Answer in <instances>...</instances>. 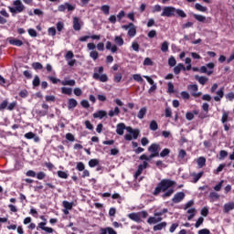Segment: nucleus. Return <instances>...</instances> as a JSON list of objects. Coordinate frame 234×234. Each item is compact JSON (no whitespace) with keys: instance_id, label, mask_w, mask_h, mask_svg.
I'll return each instance as SVG.
<instances>
[{"instance_id":"412c9836","label":"nucleus","mask_w":234,"mask_h":234,"mask_svg":"<svg viewBox=\"0 0 234 234\" xmlns=\"http://www.w3.org/2000/svg\"><path fill=\"white\" fill-rule=\"evenodd\" d=\"M217 96L214 97L215 101H220L224 98V88L217 91Z\"/></svg>"},{"instance_id":"b1692460","label":"nucleus","mask_w":234,"mask_h":234,"mask_svg":"<svg viewBox=\"0 0 234 234\" xmlns=\"http://www.w3.org/2000/svg\"><path fill=\"white\" fill-rule=\"evenodd\" d=\"M195 80H197V81H198V83H200V85H206V83H207V78L204 77V76L200 77L198 75H196Z\"/></svg>"},{"instance_id":"5701e85b","label":"nucleus","mask_w":234,"mask_h":234,"mask_svg":"<svg viewBox=\"0 0 234 234\" xmlns=\"http://www.w3.org/2000/svg\"><path fill=\"white\" fill-rule=\"evenodd\" d=\"M182 70H186L184 64L179 63L174 68V74H179Z\"/></svg>"},{"instance_id":"de8ad7c7","label":"nucleus","mask_w":234,"mask_h":234,"mask_svg":"<svg viewBox=\"0 0 234 234\" xmlns=\"http://www.w3.org/2000/svg\"><path fill=\"white\" fill-rule=\"evenodd\" d=\"M101 10L105 14V16H109V10H111V7L107 5H104L101 7Z\"/></svg>"},{"instance_id":"dca6fc26","label":"nucleus","mask_w":234,"mask_h":234,"mask_svg":"<svg viewBox=\"0 0 234 234\" xmlns=\"http://www.w3.org/2000/svg\"><path fill=\"white\" fill-rule=\"evenodd\" d=\"M234 209V202L233 201H230L229 203H226L224 206H223V211L224 213H229V211H233Z\"/></svg>"},{"instance_id":"4468645a","label":"nucleus","mask_w":234,"mask_h":234,"mask_svg":"<svg viewBox=\"0 0 234 234\" xmlns=\"http://www.w3.org/2000/svg\"><path fill=\"white\" fill-rule=\"evenodd\" d=\"M46 226V222H40L37 226V229H42L43 231H46V233H54V229Z\"/></svg>"},{"instance_id":"393cba45","label":"nucleus","mask_w":234,"mask_h":234,"mask_svg":"<svg viewBox=\"0 0 234 234\" xmlns=\"http://www.w3.org/2000/svg\"><path fill=\"white\" fill-rule=\"evenodd\" d=\"M129 218L131 220H133L134 222H140L142 219L140 218V214L139 213H131L128 215Z\"/></svg>"},{"instance_id":"e2e57ef3","label":"nucleus","mask_w":234,"mask_h":234,"mask_svg":"<svg viewBox=\"0 0 234 234\" xmlns=\"http://www.w3.org/2000/svg\"><path fill=\"white\" fill-rule=\"evenodd\" d=\"M73 93L75 94V96H81L83 94V91L80 88H75L73 90Z\"/></svg>"},{"instance_id":"c9c22d12","label":"nucleus","mask_w":234,"mask_h":234,"mask_svg":"<svg viewBox=\"0 0 234 234\" xmlns=\"http://www.w3.org/2000/svg\"><path fill=\"white\" fill-rule=\"evenodd\" d=\"M220 196L217 192H211L209 194V198L211 199L212 202H215V200H218Z\"/></svg>"},{"instance_id":"37998d69","label":"nucleus","mask_w":234,"mask_h":234,"mask_svg":"<svg viewBox=\"0 0 234 234\" xmlns=\"http://www.w3.org/2000/svg\"><path fill=\"white\" fill-rule=\"evenodd\" d=\"M32 67L35 70H41V69H43V64L39 62H34Z\"/></svg>"},{"instance_id":"09e8293b","label":"nucleus","mask_w":234,"mask_h":234,"mask_svg":"<svg viewBox=\"0 0 234 234\" xmlns=\"http://www.w3.org/2000/svg\"><path fill=\"white\" fill-rule=\"evenodd\" d=\"M175 193V190L173 188H169L166 190V193L163 194V198H167V197H171Z\"/></svg>"},{"instance_id":"4c0bfd02","label":"nucleus","mask_w":234,"mask_h":234,"mask_svg":"<svg viewBox=\"0 0 234 234\" xmlns=\"http://www.w3.org/2000/svg\"><path fill=\"white\" fill-rule=\"evenodd\" d=\"M169 153H171V150H169V148H165V149L159 154V156H161V158H165V156L169 155Z\"/></svg>"},{"instance_id":"2f4dec72","label":"nucleus","mask_w":234,"mask_h":234,"mask_svg":"<svg viewBox=\"0 0 234 234\" xmlns=\"http://www.w3.org/2000/svg\"><path fill=\"white\" fill-rule=\"evenodd\" d=\"M10 45H14L15 47H22L23 41L19 39H11L9 40Z\"/></svg>"},{"instance_id":"f03ea898","label":"nucleus","mask_w":234,"mask_h":234,"mask_svg":"<svg viewBox=\"0 0 234 234\" xmlns=\"http://www.w3.org/2000/svg\"><path fill=\"white\" fill-rule=\"evenodd\" d=\"M175 181L171 179H163L154 191V195H158L161 191L165 192L169 187L175 186Z\"/></svg>"},{"instance_id":"6e6d98bb","label":"nucleus","mask_w":234,"mask_h":234,"mask_svg":"<svg viewBox=\"0 0 234 234\" xmlns=\"http://www.w3.org/2000/svg\"><path fill=\"white\" fill-rule=\"evenodd\" d=\"M204 224V218L200 217L198 218L197 221L195 224V228L198 229L201 227V225Z\"/></svg>"},{"instance_id":"0eeeda50","label":"nucleus","mask_w":234,"mask_h":234,"mask_svg":"<svg viewBox=\"0 0 234 234\" xmlns=\"http://www.w3.org/2000/svg\"><path fill=\"white\" fill-rule=\"evenodd\" d=\"M122 28L128 31V36L130 37H134V36H136V26H134V24L129 23L128 25H123L122 26Z\"/></svg>"},{"instance_id":"6ab92c4d","label":"nucleus","mask_w":234,"mask_h":234,"mask_svg":"<svg viewBox=\"0 0 234 234\" xmlns=\"http://www.w3.org/2000/svg\"><path fill=\"white\" fill-rule=\"evenodd\" d=\"M145 114H147V107H142L137 113V118L139 120H144Z\"/></svg>"},{"instance_id":"58836bf2","label":"nucleus","mask_w":234,"mask_h":234,"mask_svg":"<svg viewBox=\"0 0 234 234\" xmlns=\"http://www.w3.org/2000/svg\"><path fill=\"white\" fill-rule=\"evenodd\" d=\"M57 175L59 178H64L65 180H67V178H69V174H67L66 172H63L61 170L58 171Z\"/></svg>"},{"instance_id":"7ed1b4c3","label":"nucleus","mask_w":234,"mask_h":234,"mask_svg":"<svg viewBox=\"0 0 234 234\" xmlns=\"http://www.w3.org/2000/svg\"><path fill=\"white\" fill-rule=\"evenodd\" d=\"M93 80H100L102 83L109 81V77H107V74H103V67L94 69Z\"/></svg>"},{"instance_id":"39448f33","label":"nucleus","mask_w":234,"mask_h":234,"mask_svg":"<svg viewBox=\"0 0 234 234\" xmlns=\"http://www.w3.org/2000/svg\"><path fill=\"white\" fill-rule=\"evenodd\" d=\"M176 14V8L173 6H165L163 8V12L161 14L162 17H173Z\"/></svg>"},{"instance_id":"f3484780","label":"nucleus","mask_w":234,"mask_h":234,"mask_svg":"<svg viewBox=\"0 0 234 234\" xmlns=\"http://www.w3.org/2000/svg\"><path fill=\"white\" fill-rule=\"evenodd\" d=\"M105 116H107V112L103 110H100L93 113V118H99V120H102Z\"/></svg>"},{"instance_id":"603ef678","label":"nucleus","mask_w":234,"mask_h":234,"mask_svg":"<svg viewBox=\"0 0 234 234\" xmlns=\"http://www.w3.org/2000/svg\"><path fill=\"white\" fill-rule=\"evenodd\" d=\"M152 12H153V14H156V12H162V5H154Z\"/></svg>"},{"instance_id":"79ce46f5","label":"nucleus","mask_w":234,"mask_h":234,"mask_svg":"<svg viewBox=\"0 0 234 234\" xmlns=\"http://www.w3.org/2000/svg\"><path fill=\"white\" fill-rule=\"evenodd\" d=\"M222 118H221V122H222V123H226V122H228V118H229V113H228V112H226V111H222Z\"/></svg>"},{"instance_id":"6e6552de","label":"nucleus","mask_w":234,"mask_h":234,"mask_svg":"<svg viewBox=\"0 0 234 234\" xmlns=\"http://www.w3.org/2000/svg\"><path fill=\"white\" fill-rule=\"evenodd\" d=\"M149 153H151V158H155V156H160V144H152L148 148Z\"/></svg>"},{"instance_id":"ea45409f","label":"nucleus","mask_w":234,"mask_h":234,"mask_svg":"<svg viewBox=\"0 0 234 234\" xmlns=\"http://www.w3.org/2000/svg\"><path fill=\"white\" fill-rule=\"evenodd\" d=\"M193 16L197 19V21H199V23H204L206 21V16L202 15L194 14Z\"/></svg>"},{"instance_id":"1a4fd4ad","label":"nucleus","mask_w":234,"mask_h":234,"mask_svg":"<svg viewBox=\"0 0 234 234\" xmlns=\"http://www.w3.org/2000/svg\"><path fill=\"white\" fill-rule=\"evenodd\" d=\"M65 59L68 62L69 67H74V65H76V59H74V53L71 50L66 53Z\"/></svg>"},{"instance_id":"f704fd0d","label":"nucleus","mask_w":234,"mask_h":234,"mask_svg":"<svg viewBox=\"0 0 234 234\" xmlns=\"http://www.w3.org/2000/svg\"><path fill=\"white\" fill-rule=\"evenodd\" d=\"M150 131H158V122H156V121L154 120L151 121Z\"/></svg>"},{"instance_id":"f8f14e48","label":"nucleus","mask_w":234,"mask_h":234,"mask_svg":"<svg viewBox=\"0 0 234 234\" xmlns=\"http://www.w3.org/2000/svg\"><path fill=\"white\" fill-rule=\"evenodd\" d=\"M82 27L83 21H81V19H80L78 16H73V30L80 32Z\"/></svg>"},{"instance_id":"49530a36","label":"nucleus","mask_w":234,"mask_h":234,"mask_svg":"<svg viewBox=\"0 0 234 234\" xmlns=\"http://www.w3.org/2000/svg\"><path fill=\"white\" fill-rule=\"evenodd\" d=\"M99 164L100 162L98 161V159H90L89 161L90 167H96V165H98Z\"/></svg>"},{"instance_id":"052dcab7","label":"nucleus","mask_w":234,"mask_h":234,"mask_svg":"<svg viewBox=\"0 0 234 234\" xmlns=\"http://www.w3.org/2000/svg\"><path fill=\"white\" fill-rule=\"evenodd\" d=\"M63 206L65 209H72L73 203H70L69 201H63Z\"/></svg>"},{"instance_id":"a878e982","label":"nucleus","mask_w":234,"mask_h":234,"mask_svg":"<svg viewBox=\"0 0 234 234\" xmlns=\"http://www.w3.org/2000/svg\"><path fill=\"white\" fill-rule=\"evenodd\" d=\"M187 213L189 214V216L187 217V220H193V218H195V215H197V209L189 208L187 210Z\"/></svg>"},{"instance_id":"4be33fe9","label":"nucleus","mask_w":234,"mask_h":234,"mask_svg":"<svg viewBox=\"0 0 234 234\" xmlns=\"http://www.w3.org/2000/svg\"><path fill=\"white\" fill-rule=\"evenodd\" d=\"M61 85L65 86H69V87H74V85H76V80H64L60 81Z\"/></svg>"},{"instance_id":"bf43d9fd","label":"nucleus","mask_w":234,"mask_h":234,"mask_svg":"<svg viewBox=\"0 0 234 234\" xmlns=\"http://www.w3.org/2000/svg\"><path fill=\"white\" fill-rule=\"evenodd\" d=\"M76 169H77L78 171H85V165H84L82 162H79V163L77 164Z\"/></svg>"},{"instance_id":"c85d7f7f","label":"nucleus","mask_w":234,"mask_h":234,"mask_svg":"<svg viewBox=\"0 0 234 234\" xmlns=\"http://www.w3.org/2000/svg\"><path fill=\"white\" fill-rule=\"evenodd\" d=\"M114 43H116L118 47H123V38L120 36H116L114 37Z\"/></svg>"},{"instance_id":"a19ab883","label":"nucleus","mask_w":234,"mask_h":234,"mask_svg":"<svg viewBox=\"0 0 234 234\" xmlns=\"http://www.w3.org/2000/svg\"><path fill=\"white\" fill-rule=\"evenodd\" d=\"M133 78L134 81H137L138 83H144V78H142V75L134 74V75H133Z\"/></svg>"},{"instance_id":"13d9d810","label":"nucleus","mask_w":234,"mask_h":234,"mask_svg":"<svg viewBox=\"0 0 234 234\" xmlns=\"http://www.w3.org/2000/svg\"><path fill=\"white\" fill-rule=\"evenodd\" d=\"M116 17L119 22L122 21V19L125 17V11L123 10L120 11Z\"/></svg>"},{"instance_id":"9b49d317","label":"nucleus","mask_w":234,"mask_h":234,"mask_svg":"<svg viewBox=\"0 0 234 234\" xmlns=\"http://www.w3.org/2000/svg\"><path fill=\"white\" fill-rule=\"evenodd\" d=\"M58 12H65V10H68V12H72L76 10V6L70 5L69 3H64L58 7Z\"/></svg>"},{"instance_id":"a211bd4d","label":"nucleus","mask_w":234,"mask_h":234,"mask_svg":"<svg viewBox=\"0 0 234 234\" xmlns=\"http://www.w3.org/2000/svg\"><path fill=\"white\" fill-rule=\"evenodd\" d=\"M78 107V101L76 99H69L68 101V109L70 111Z\"/></svg>"},{"instance_id":"c756f323","label":"nucleus","mask_w":234,"mask_h":234,"mask_svg":"<svg viewBox=\"0 0 234 234\" xmlns=\"http://www.w3.org/2000/svg\"><path fill=\"white\" fill-rule=\"evenodd\" d=\"M61 93L62 94H67L68 96H72V89L71 88H67V87H62L61 88Z\"/></svg>"},{"instance_id":"338daca9","label":"nucleus","mask_w":234,"mask_h":234,"mask_svg":"<svg viewBox=\"0 0 234 234\" xmlns=\"http://www.w3.org/2000/svg\"><path fill=\"white\" fill-rule=\"evenodd\" d=\"M66 139L69 140V142H74L76 140L74 134L70 133L66 134Z\"/></svg>"},{"instance_id":"864d4df0","label":"nucleus","mask_w":234,"mask_h":234,"mask_svg":"<svg viewBox=\"0 0 234 234\" xmlns=\"http://www.w3.org/2000/svg\"><path fill=\"white\" fill-rule=\"evenodd\" d=\"M27 32L31 37H37V32L36 31V29L29 28Z\"/></svg>"},{"instance_id":"aec40b11","label":"nucleus","mask_w":234,"mask_h":234,"mask_svg":"<svg viewBox=\"0 0 234 234\" xmlns=\"http://www.w3.org/2000/svg\"><path fill=\"white\" fill-rule=\"evenodd\" d=\"M203 175H204V172H199L198 174L191 173L190 176L193 178L194 184H197V182H198L199 178H202Z\"/></svg>"},{"instance_id":"69168bd1","label":"nucleus","mask_w":234,"mask_h":234,"mask_svg":"<svg viewBox=\"0 0 234 234\" xmlns=\"http://www.w3.org/2000/svg\"><path fill=\"white\" fill-rule=\"evenodd\" d=\"M48 36H52V37L56 36V27H49L48 29Z\"/></svg>"},{"instance_id":"5fc2aeb1","label":"nucleus","mask_w":234,"mask_h":234,"mask_svg":"<svg viewBox=\"0 0 234 234\" xmlns=\"http://www.w3.org/2000/svg\"><path fill=\"white\" fill-rule=\"evenodd\" d=\"M144 67H151V66H153V60H151L150 58H146L144 60Z\"/></svg>"},{"instance_id":"2eb2a0df","label":"nucleus","mask_w":234,"mask_h":234,"mask_svg":"<svg viewBox=\"0 0 234 234\" xmlns=\"http://www.w3.org/2000/svg\"><path fill=\"white\" fill-rule=\"evenodd\" d=\"M167 228V222L160 221L158 224L154 225L153 229L154 231H162V229H165Z\"/></svg>"},{"instance_id":"774afa93","label":"nucleus","mask_w":234,"mask_h":234,"mask_svg":"<svg viewBox=\"0 0 234 234\" xmlns=\"http://www.w3.org/2000/svg\"><path fill=\"white\" fill-rule=\"evenodd\" d=\"M197 233L198 234H211V231H209V229H202L198 230Z\"/></svg>"},{"instance_id":"473e14b6","label":"nucleus","mask_w":234,"mask_h":234,"mask_svg":"<svg viewBox=\"0 0 234 234\" xmlns=\"http://www.w3.org/2000/svg\"><path fill=\"white\" fill-rule=\"evenodd\" d=\"M197 165L199 169H202L206 165V158L204 157H199L197 159Z\"/></svg>"},{"instance_id":"e433bc0d","label":"nucleus","mask_w":234,"mask_h":234,"mask_svg":"<svg viewBox=\"0 0 234 234\" xmlns=\"http://www.w3.org/2000/svg\"><path fill=\"white\" fill-rule=\"evenodd\" d=\"M99 56H100V54L96 50L90 52V58H91V59H93V61H96V59H98Z\"/></svg>"},{"instance_id":"4d7b16f0","label":"nucleus","mask_w":234,"mask_h":234,"mask_svg":"<svg viewBox=\"0 0 234 234\" xmlns=\"http://www.w3.org/2000/svg\"><path fill=\"white\" fill-rule=\"evenodd\" d=\"M80 105L84 108V109H89L90 107V104L89 103V101L87 100H82L80 101Z\"/></svg>"},{"instance_id":"3c124183","label":"nucleus","mask_w":234,"mask_h":234,"mask_svg":"<svg viewBox=\"0 0 234 234\" xmlns=\"http://www.w3.org/2000/svg\"><path fill=\"white\" fill-rule=\"evenodd\" d=\"M176 14H177V16H179V17H186L187 16L186 12H184V10H182V9H176Z\"/></svg>"},{"instance_id":"8fccbe9b","label":"nucleus","mask_w":234,"mask_h":234,"mask_svg":"<svg viewBox=\"0 0 234 234\" xmlns=\"http://www.w3.org/2000/svg\"><path fill=\"white\" fill-rule=\"evenodd\" d=\"M142 173H144V168L142 165H139L137 171L134 174V178H138Z\"/></svg>"},{"instance_id":"7c9ffc66","label":"nucleus","mask_w":234,"mask_h":234,"mask_svg":"<svg viewBox=\"0 0 234 234\" xmlns=\"http://www.w3.org/2000/svg\"><path fill=\"white\" fill-rule=\"evenodd\" d=\"M196 10H198V12H207V7L197 3L195 4Z\"/></svg>"},{"instance_id":"20e7f679","label":"nucleus","mask_w":234,"mask_h":234,"mask_svg":"<svg viewBox=\"0 0 234 234\" xmlns=\"http://www.w3.org/2000/svg\"><path fill=\"white\" fill-rule=\"evenodd\" d=\"M14 7H9V11L11 14H21L25 10V5H23V2L21 0H15L13 2Z\"/></svg>"},{"instance_id":"680f3d73","label":"nucleus","mask_w":234,"mask_h":234,"mask_svg":"<svg viewBox=\"0 0 234 234\" xmlns=\"http://www.w3.org/2000/svg\"><path fill=\"white\" fill-rule=\"evenodd\" d=\"M228 156V152L225 150H221L219 152V160H224Z\"/></svg>"},{"instance_id":"ddd939ff","label":"nucleus","mask_w":234,"mask_h":234,"mask_svg":"<svg viewBox=\"0 0 234 234\" xmlns=\"http://www.w3.org/2000/svg\"><path fill=\"white\" fill-rule=\"evenodd\" d=\"M183 198H186V194L184 192H178L174 196L172 202L178 204L182 202Z\"/></svg>"},{"instance_id":"423d86ee","label":"nucleus","mask_w":234,"mask_h":234,"mask_svg":"<svg viewBox=\"0 0 234 234\" xmlns=\"http://www.w3.org/2000/svg\"><path fill=\"white\" fill-rule=\"evenodd\" d=\"M162 220H164V218H162V213L154 212V216L148 218L147 224H158L162 222Z\"/></svg>"},{"instance_id":"a18cd8bd","label":"nucleus","mask_w":234,"mask_h":234,"mask_svg":"<svg viewBox=\"0 0 234 234\" xmlns=\"http://www.w3.org/2000/svg\"><path fill=\"white\" fill-rule=\"evenodd\" d=\"M39 83H41V80H39V76L36 75L33 80V87H39Z\"/></svg>"},{"instance_id":"9d476101","label":"nucleus","mask_w":234,"mask_h":234,"mask_svg":"<svg viewBox=\"0 0 234 234\" xmlns=\"http://www.w3.org/2000/svg\"><path fill=\"white\" fill-rule=\"evenodd\" d=\"M187 89L191 92V95L194 96V98H199V96H202V92H197L198 85L191 84L187 86Z\"/></svg>"},{"instance_id":"72a5a7b5","label":"nucleus","mask_w":234,"mask_h":234,"mask_svg":"<svg viewBox=\"0 0 234 234\" xmlns=\"http://www.w3.org/2000/svg\"><path fill=\"white\" fill-rule=\"evenodd\" d=\"M168 50H169V42H167V41L163 42L161 45V51L168 52Z\"/></svg>"},{"instance_id":"bb28decb","label":"nucleus","mask_w":234,"mask_h":234,"mask_svg":"<svg viewBox=\"0 0 234 234\" xmlns=\"http://www.w3.org/2000/svg\"><path fill=\"white\" fill-rule=\"evenodd\" d=\"M195 114H198V112L197 111H194L193 112H187L186 113V120H188V122H191V120H193L195 118Z\"/></svg>"},{"instance_id":"cd10ccee","label":"nucleus","mask_w":234,"mask_h":234,"mask_svg":"<svg viewBox=\"0 0 234 234\" xmlns=\"http://www.w3.org/2000/svg\"><path fill=\"white\" fill-rule=\"evenodd\" d=\"M118 114H120V108H118V107H115L114 111L111 110L109 112L110 118H113V116H118Z\"/></svg>"},{"instance_id":"f257e3e1","label":"nucleus","mask_w":234,"mask_h":234,"mask_svg":"<svg viewBox=\"0 0 234 234\" xmlns=\"http://www.w3.org/2000/svg\"><path fill=\"white\" fill-rule=\"evenodd\" d=\"M130 133V134H133V140H137L138 136L140 135V130H133L131 126H125V123L120 122L116 126V133L119 134V136H123V133Z\"/></svg>"},{"instance_id":"0e129e2a","label":"nucleus","mask_w":234,"mask_h":234,"mask_svg":"<svg viewBox=\"0 0 234 234\" xmlns=\"http://www.w3.org/2000/svg\"><path fill=\"white\" fill-rule=\"evenodd\" d=\"M48 79L52 81L54 84L56 83H61V80L58 79V78H55V77H52V76H49L48 77Z\"/></svg>"},{"instance_id":"c03bdc74","label":"nucleus","mask_w":234,"mask_h":234,"mask_svg":"<svg viewBox=\"0 0 234 234\" xmlns=\"http://www.w3.org/2000/svg\"><path fill=\"white\" fill-rule=\"evenodd\" d=\"M168 65L170 67H176V59L175 58V57H170L168 59Z\"/></svg>"}]
</instances>
